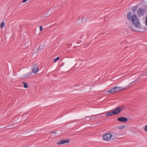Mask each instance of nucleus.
<instances>
[{
    "mask_svg": "<svg viewBox=\"0 0 147 147\" xmlns=\"http://www.w3.org/2000/svg\"><path fill=\"white\" fill-rule=\"evenodd\" d=\"M56 132L55 131H54L52 133L54 134H56Z\"/></svg>",
    "mask_w": 147,
    "mask_h": 147,
    "instance_id": "4be33fe9",
    "label": "nucleus"
},
{
    "mask_svg": "<svg viewBox=\"0 0 147 147\" xmlns=\"http://www.w3.org/2000/svg\"><path fill=\"white\" fill-rule=\"evenodd\" d=\"M144 130L145 131H147V125L145 127Z\"/></svg>",
    "mask_w": 147,
    "mask_h": 147,
    "instance_id": "a211bd4d",
    "label": "nucleus"
},
{
    "mask_svg": "<svg viewBox=\"0 0 147 147\" xmlns=\"http://www.w3.org/2000/svg\"><path fill=\"white\" fill-rule=\"evenodd\" d=\"M127 18L132 22L136 27L138 28L140 27V24L136 14H134L131 16V13L128 12L127 14Z\"/></svg>",
    "mask_w": 147,
    "mask_h": 147,
    "instance_id": "f257e3e1",
    "label": "nucleus"
},
{
    "mask_svg": "<svg viewBox=\"0 0 147 147\" xmlns=\"http://www.w3.org/2000/svg\"><path fill=\"white\" fill-rule=\"evenodd\" d=\"M137 7H134L133 9V11H134V9H135Z\"/></svg>",
    "mask_w": 147,
    "mask_h": 147,
    "instance_id": "412c9836",
    "label": "nucleus"
},
{
    "mask_svg": "<svg viewBox=\"0 0 147 147\" xmlns=\"http://www.w3.org/2000/svg\"><path fill=\"white\" fill-rule=\"evenodd\" d=\"M109 92L111 93H114L116 92L115 87H113L109 91Z\"/></svg>",
    "mask_w": 147,
    "mask_h": 147,
    "instance_id": "9b49d317",
    "label": "nucleus"
},
{
    "mask_svg": "<svg viewBox=\"0 0 147 147\" xmlns=\"http://www.w3.org/2000/svg\"><path fill=\"white\" fill-rule=\"evenodd\" d=\"M59 59H60L59 57H57V58H56L55 59H54L53 62L54 63L56 62H57V61L59 60Z\"/></svg>",
    "mask_w": 147,
    "mask_h": 147,
    "instance_id": "dca6fc26",
    "label": "nucleus"
},
{
    "mask_svg": "<svg viewBox=\"0 0 147 147\" xmlns=\"http://www.w3.org/2000/svg\"><path fill=\"white\" fill-rule=\"evenodd\" d=\"M145 11V9L143 8H140L137 11V14L138 15L140 16H142L144 14Z\"/></svg>",
    "mask_w": 147,
    "mask_h": 147,
    "instance_id": "39448f33",
    "label": "nucleus"
},
{
    "mask_svg": "<svg viewBox=\"0 0 147 147\" xmlns=\"http://www.w3.org/2000/svg\"><path fill=\"white\" fill-rule=\"evenodd\" d=\"M112 136V135L110 133L105 134L103 135V138L104 140L108 141L111 139Z\"/></svg>",
    "mask_w": 147,
    "mask_h": 147,
    "instance_id": "7ed1b4c3",
    "label": "nucleus"
},
{
    "mask_svg": "<svg viewBox=\"0 0 147 147\" xmlns=\"http://www.w3.org/2000/svg\"><path fill=\"white\" fill-rule=\"evenodd\" d=\"M22 83L24 84V87L25 88H28V87L27 84L26 82H23Z\"/></svg>",
    "mask_w": 147,
    "mask_h": 147,
    "instance_id": "ddd939ff",
    "label": "nucleus"
},
{
    "mask_svg": "<svg viewBox=\"0 0 147 147\" xmlns=\"http://www.w3.org/2000/svg\"><path fill=\"white\" fill-rule=\"evenodd\" d=\"M88 117H89L90 118V120L92 119H95L97 117L96 115H93L92 116H90V117L87 116L86 117V119L87 118H88Z\"/></svg>",
    "mask_w": 147,
    "mask_h": 147,
    "instance_id": "f8f14e48",
    "label": "nucleus"
},
{
    "mask_svg": "<svg viewBox=\"0 0 147 147\" xmlns=\"http://www.w3.org/2000/svg\"><path fill=\"white\" fill-rule=\"evenodd\" d=\"M40 31H41L42 30V26L40 27Z\"/></svg>",
    "mask_w": 147,
    "mask_h": 147,
    "instance_id": "aec40b11",
    "label": "nucleus"
},
{
    "mask_svg": "<svg viewBox=\"0 0 147 147\" xmlns=\"http://www.w3.org/2000/svg\"><path fill=\"white\" fill-rule=\"evenodd\" d=\"M38 65L35 64L33 65L32 66V71L34 74L37 73L38 70Z\"/></svg>",
    "mask_w": 147,
    "mask_h": 147,
    "instance_id": "20e7f679",
    "label": "nucleus"
},
{
    "mask_svg": "<svg viewBox=\"0 0 147 147\" xmlns=\"http://www.w3.org/2000/svg\"><path fill=\"white\" fill-rule=\"evenodd\" d=\"M124 128V126L123 125H120L118 127V128L119 129H122Z\"/></svg>",
    "mask_w": 147,
    "mask_h": 147,
    "instance_id": "2eb2a0df",
    "label": "nucleus"
},
{
    "mask_svg": "<svg viewBox=\"0 0 147 147\" xmlns=\"http://www.w3.org/2000/svg\"><path fill=\"white\" fill-rule=\"evenodd\" d=\"M28 0H23L22 1V3H24L26 2L27 1H28Z\"/></svg>",
    "mask_w": 147,
    "mask_h": 147,
    "instance_id": "6ab92c4d",
    "label": "nucleus"
},
{
    "mask_svg": "<svg viewBox=\"0 0 147 147\" xmlns=\"http://www.w3.org/2000/svg\"><path fill=\"white\" fill-rule=\"evenodd\" d=\"M145 25L147 26V16H146L145 20Z\"/></svg>",
    "mask_w": 147,
    "mask_h": 147,
    "instance_id": "f3484780",
    "label": "nucleus"
},
{
    "mask_svg": "<svg viewBox=\"0 0 147 147\" xmlns=\"http://www.w3.org/2000/svg\"><path fill=\"white\" fill-rule=\"evenodd\" d=\"M38 49H40V46H39V47H38Z\"/></svg>",
    "mask_w": 147,
    "mask_h": 147,
    "instance_id": "5701e85b",
    "label": "nucleus"
},
{
    "mask_svg": "<svg viewBox=\"0 0 147 147\" xmlns=\"http://www.w3.org/2000/svg\"><path fill=\"white\" fill-rule=\"evenodd\" d=\"M106 115L108 117L111 116L113 115H115L113 110L112 111L108 112L106 113Z\"/></svg>",
    "mask_w": 147,
    "mask_h": 147,
    "instance_id": "9d476101",
    "label": "nucleus"
},
{
    "mask_svg": "<svg viewBox=\"0 0 147 147\" xmlns=\"http://www.w3.org/2000/svg\"><path fill=\"white\" fill-rule=\"evenodd\" d=\"M117 119L119 121L121 122H125L127 120V118L124 117H119Z\"/></svg>",
    "mask_w": 147,
    "mask_h": 147,
    "instance_id": "0eeeda50",
    "label": "nucleus"
},
{
    "mask_svg": "<svg viewBox=\"0 0 147 147\" xmlns=\"http://www.w3.org/2000/svg\"><path fill=\"white\" fill-rule=\"evenodd\" d=\"M123 109L122 106L118 107L113 110L114 114L115 115L118 114L120 113Z\"/></svg>",
    "mask_w": 147,
    "mask_h": 147,
    "instance_id": "f03ea898",
    "label": "nucleus"
},
{
    "mask_svg": "<svg viewBox=\"0 0 147 147\" xmlns=\"http://www.w3.org/2000/svg\"><path fill=\"white\" fill-rule=\"evenodd\" d=\"M32 72L30 71L27 73H25L23 74V78L24 79H26L30 76L32 74Z\"/></svg>",
    "mask_w": 147,
    "mask_h": 147,
    "instance_id": "6e6552de",
    "label": "nucleus"
},
{
    "mask_svg": "<svg viewBox=\"0 0 147 147\" xmlns=\"http://www.w3.org/2000/svg\"><path fill=\"white\" fill-rule=\"evenodd\" d=\"M69 142V140L66 139L65 140H61L59 141L57 143L58 145H60L66 143H67Z\"/></svg>",
    "mask_w": 147,
    "mask_h": 147,
    "instance_id": "423d86ee",
    "label": "nucleus"
},
{
    "mask_svg": "<svg viewBox=\"0 0 147 147\" xmlns=\"http://www.w3.org/2000/svg\"><path fill=\"white\" fill-rule=\"evenodd\" d=\"M114 87L116 92H117L118 91H121L124 90V89H123L122 87H120L116 86Z\"/></svg>",
    "mask_w": 147,
    "mask_h": 147,
    "instance_id": "1a4fd4ad",
    "label": "nucleus"
},
{
    "mask_svg": "<svg viewBox=\"0 0 147 147\" xmlns=\"http://www.w3.org/2000/svg\"><path fill=\"white\" fill-rule=\"evenodd\" d=\"M5 26V23L4 22H1L0 25V28H3Z\"/></svg>",
    "mask_w": 147,
    "mask_h": 147,
    "instance_id": "4468645a",
    "label": "nucleus"
}]
</instances>
